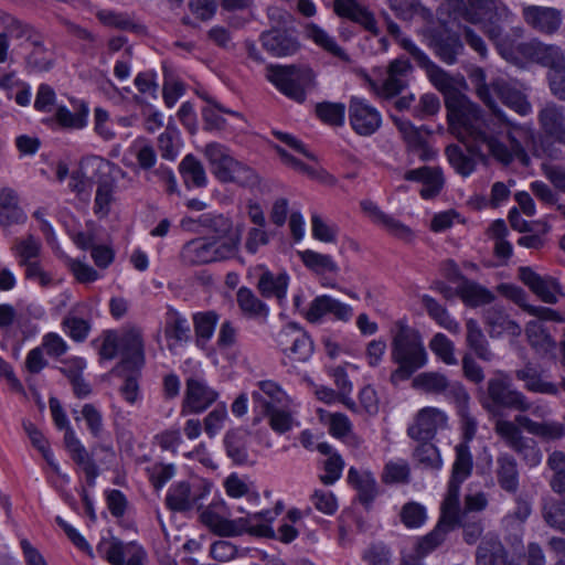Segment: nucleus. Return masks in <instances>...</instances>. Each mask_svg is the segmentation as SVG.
Instances as JSON below:
<instances>
[{"label": "nucleus", "instance_id": "f257e3e1", "mask_svg": "<svg viewBox=\"0 0 565 565\" xmlns=\"http://www.w3.org/2000/svg\"><path fill=\"white\" fill-rule=\"evenodd\" d=\"M401 46L412 55L420 68L425 70L431 84L446 96L449 125L471 156L483 158L486 149L503 164H510L514 159L527 164V153L514 132L509 134L512 142V150H509L489 132V124L482 109L459 94L454 78L444 68L433 62L411 39L403 38Z\"/></svg>", "mask_w": 565, "mask_h": 565}, {"label": "nucleus", "instance_id": "f03ea898", "mask_svg": "<svg viewBox=\"0 0 565 565\" xmlns=\"http://www.w3.org/2000/svg\"><path fill=\"white\" fill-rule=\"evenodd\" d=\"M471 79L476 85V93L478 97L493 111L495 118L509 127L508 131L503 134L502 130H495L494 124L491 120H487L489 124V132L494 136L498 141L503 143L507 149L512 150V142L509 138L510 132H514L516 139L519 140L521 147L523 148V140L527 137L529 131L522 127L512 124L505 116V114L499 109L495 105V102L492 97V93L509 108L514 110L521 116H526L532 111V106L527 100L526 96L516 87H514L511 83L507 82L503 78H498L491 83V85L486 84V74L481 68H477L472 75Z\"/></svg>", "mask_w": 565, "mask_h": 565}, {"label": "nucleus", "instance_id": "7ed1b4c3", "mask_svg": "<svg viewBox=\"0 0 565 565\" xmlns=\"http://www.w3.org/2000/svg\"><path fill=\"white\" fill-rule=\"evenodd\" d=\"M395 328L391 359L398 366L391 373L390 380L393 385L408 380L427 363V352L419 331L402 320L396 322Z\"/></svg>", "mask_w": 565, "mask_h": 565}, {"label": "nucleus", "instance_id": "20e7f679", "mask_svg": "<svg viewBox=\"0 0 565 565\" xmlns=\"http://www.w3.org/2000/svg\"><path fill=\"white\" fill-rule=\"evenodd\" d=\"M211 172L222 183H235L244 188L259 184V175L246 163L236 160L231 150L218 142H210L204 148Z\"/></svg>", "mask_w": 565, "mask_h": 565}, {"label": "nucleus", "instance_id": "39448f33", "mask_svg": "<svg viewBox=\"0 0 565 565\" xmlns=\"http://www.w3.org/2000/svg\"><path fill=\"white\" fill-rule=\"evenodd\" d=\"M266 78L286 97L302 104L307 94L317 88V74L308 65L290 64L266 67Z\"/></svg>", "mask_w": 565, "mask_h": 565}, {"label": "nucleus", "instance_id": "423d86ee", "mask_svg": "<svg viewBox=\"0 0 565 565\" xmlns=\"http://www.w3.org/2000/svg\"><path fill=\"white\" fill-rule=\"evenodd\" d=\"M238 244L239 237H227L224 239L198 237L183 245L180 252V259L188 266L230 259L237 253Z\"/></svg>", "mask_w": 565, "mask_h": 565}, {"label": "nucleus", "instance_id": "0eeeda50", "mask_svg": "<svg viewBox=\"0 0 565 565\" xmlns=\"http://www.w3.org/2000/svg\"><path fill=\"white\" fill-rule=\"evenodd\" d=\"M482 406L492 415H499L502 409L527 412L531 409V402L526 396L512 387L504 379H490L487 384V396Z\"/></svg>", "mask_w": 565, "mask_h": 565}, {"label": "nucleus", "instance_id": "6e6552de", "mask_svg": "<svg viewBox=\"0 0 565 565\" xmlns=\"http://www.w3.org/2000/svg\"><path fill=\"white\" fill-rule=\"evenodd\" d=\"M481 14L482 30L497 47L503 53L509 45V38L504 33V26L512 22L513 13L500 0H493L486 6H475Z\"/></svg>", "mask_w": 565, "mask_h": 565}, {"label": "nucleus", "instance_id": "1a4fd4ad", "mask_svg": "<svg viewBox=\"0 0 565 565\" xmlns=\"http://www.w3.org/2000/svg\"><path fill=\"white\" fill-rule=\"evenodd\" d=\"M211 489L212 483L206 480L174 482L168 489L166 505L173 512H186L193 508L201 509L202 500L210 494Z\"/></svg>", "mask_w": 565, "mask_h": 565}, {"label": "nucleus", "instance_id": "9d476101", "mask_svg": "<svg viewBox=\"0 0 565 565\" xmlns=\"http://www.w3.org/2000/svg\"><path fill=\"white\" fill-rule=\"evenodd\" d=\"M426 45L436 57L447 65H454L463 54L465 45L459 33L444 25L428 28L424 32Z\"/></svg>", "mask_w": 565, "mask_h": 565}, {"label": "nucleus", "instance_id": "9b49d317", "mask_svg": "<svg viewBox=\"0 0 565 565\" xmlns=\"http://www.w3.org/2000/svg\"><path fill=\"white\" fill-rule=\"evenodd\" d=\"M220 394L201 377L191 376L185 381V392L181 404V415H199L209 409Z\"/></svg>", "mask_w": 565, "mask_h": 565}, {"label": "nucleus", "instance_id": "f8f14e48", "mask_svg": "<svg viewBox=\"0 0 565 565\" xmlns=\"http://www.w3.org/2000/svg\"><path fill=\"white\" fill-rule=\"evenodd\" d=\"M252 404L255 417L253 424L257 425L268 413L284 406L288 402L285 391L274 381L265 380L256 384L252 392Z\"/></svg>", "mask_w": 565, "mask_h": 565}, {"label": "nucleus", "instance_id": "ddd939ff", "mask_svg": "<svg viewBox=\"0 0 565 565\" xmlns=\"http://www.w3.org/2000/svg\"><path fill=\"white\" fill-rule=\"evenodd\" d=\"M349 120L358 135L371 136L381 127L382 116L366 99L353 96L349 104Z\"/></svg>", "mask_w": 565, "mask_h": 565}, {"label": "nucleus", "instance_id": "4468645a", "mask_svg": "<svg viewBox=\"0 0 565 565\" xmlns=\"http://www.w3.org/2000/svg\"><path fill=\"white\" fill-rule=\"evenodd\" d=\"M494 431L516 454L523 457L531 466L541 461L540 450L523 437L520 428L510 420L499 419L494 425Z\"/></svg>", "mask_w": 565, "mask_h": 565}, {"label": "nucleus", "instance_id": "2eb2a0df", "mask_svg": "<svg viewBox=\"0 0 565 565\" xmlns=\"http://www.w3.org/2000/svg\"><path fill=\"white\" fill-rule=\"evenodd\" d=\"M522 18L531 29L545 35L557 33L563 23L562 10L553 7L523 6Z\"/></svg>", "mask_w": 565, "mask_h": 565}, {"label": "nucleus", "instance_id": "dca6fc26", "mask_svg": "<svg viewBox=\"0 0 565 565\" xmlns=\"http://www.w3.org/2000/svg\"><path fill=\"white\" fill-rule=\"evenodd\" d=\"M413 70V65L404 56L391 61L387 66L386 77L377 90L379 95L386 99L399 95L408 86Z\"/></svg>", "mask_w": 565, "mask_h": 565}, {"label": "nucleus", "instance_id": "f3484780", "mask_svg": "<svg viewBox=\"0 0 565 565\" xmlns=\"http://www.w3.org/2000/svg\"><path fill=\"white\" fill-rule=\"evenodd\" d=\"M518 52L525 58L550 67V71L565 67V58L562 50L557 45L544 44L539 40H531L520 43L518 45Z\"/></svg>", "mask_w": 565, "mask_h": 565}, {"label": "nucleus", "instance_id": "a211bd4d", "mask_svg": "<svg viewBox=\"0 0 565 565\" xmlns=\"http://www.w3.org/2000/svg\"><path fill=\"white\" fill-rule=\"evenodd\" d=\"M120 362L114 367V373L126 369H142L145 365V348L141 333L131 329L120 337Z\"/></svg>", "mask_w": 565, "mask_h": 565}, {"label": "nucleus", "instance_id": "6ab92c4d", "mask_svg": "<svg viewBox=\"0 0 565 565\" xmlns=\"http://www.w3.org/2000/svg\"><path fill=\"white\" fill-rule=\"evenodd\" d=\"M482 320L492 339L501 338L503 334L519 337L522 332L520 324L512 320L505 308L499 303L483 309Z\"/></svg>", "mask_w": 565, "mask_h": 565}, {"label": "nucleus", "instance_id": "aec40b11", "mask_svg": "<svg viewBox=\"0 0 565 565\" xmlns=\"http://www.w3.org/2000/svg\"><path fill=\"white\" fill-rule=\"evenodd\" d=\"M259 40L263 47L276 57L294 55L300 47L298 39L292 32L276 26L262 32Z\"/></svg>", "mask_w": 565, "mask_h": 565}, {"label": "nucleus", "instance_id": "412c9836", "mask_svg": "<svg viewBox=\"0 0 565 565\" xmlns=\"http://www.w3.org/2000/svg\"><path fill=\"white\" fill-rule=\"evenodd\" d=\"M519 277L542 301L556 303L561 294L559 282L551 276H541L530 267H521Z\"/></svg>", "mask_w": 565, "mask_h": 565}, {"label": "nucleus", "instance_id": "4be33fe9", "mask_svg": "<svg viewBox=\"0 0 565 565\" xmlns=\"http://www.w3.org/2000/svg\"><path fill=\"white\" fill-rule=\"evenodd\" d=\"M446 419V415L437 408H423L417 414L415 423L408 427L407 435L416 441H430Z\"/></svg>", "mask_w": 565, "mask_h": 565}, {"label": "nucleus", "instance_id": "5701e85b", "mask_svg": "<svg viewBox=\"0 0 565 565\" xmlns=\"http://www.w3.org/2000/svg\"><path fill=\"white\" fill-rule=\"evenodd\" d=\"M333 11L338 17L349 19L360 24L373 35L376 36L380 34L374 14L356 0H333Z\"/></svg>", "mask_w": 565, "mask_h": 565}, {"label": "nucleus", "instance_id": "b1692460", "mask_svg": "<svg viewBox=\"0 0 565 565\" xmlns=\"http://www.w3.org/2000/svg\"><path fill=\"white\" fill-rule=\"evenodd\" d=\"M404 179L423 184L419 194L424 200L436 198L441 192L445 183L441 169L428 166L408 170Z\"/></svg>", "mask_w": 565, "mask_h": 565}, {"label": "nucleus", "instance_id": "393cba45", "mask_svg": "<svg viewBox=\"0 0 565 565\" xmlns=\"http://www.w3.org/2000/svg\"><path fill=\"white\" fill-rule=\"evenodd\" d=\"M164 337L169 341L170 351L177 345L189 343L192 340V330L188 319L172 307L168 308L164 316Z\"/></svg>", "mask_w": 565, "mask_h": 565}, {"label": "nucleus", "instance_id": "a878e982", "mask_svg": "<svg viewBox=\"0 0 565 565\" xmlns=\"http://www.w3.org/2000/svg\"><path fill=\"white\" fill-rule=\"evenodd\" d=\"M328 313L333 315L338 320L348 321L352 317V308L330 296L322 295L311 301L306 311V318L309 322H318Z\"/></svg>", "mask_w": 565, "mask_h": 565}, {"label": "nucleus", "instance_id": "bb28decb", "mask_svg": "<svg viewBox=\"0 0 565 565\" xmlns=\"http://www.w3.org/2000/svg\"><path fill=\"white\" fill-rule=\"evenodd\" d=\"M26 214L19 205L17 191L9 186L0 189V226L9 227L15 224H23Z\"/></svg>", "mask_w": 565, "mask_h": 565}, {"label": "nucleus", "instance_id": "cd10ccee", "mask_svg": "<svg viewBox=\"0 0 565 565\" xmlns=\"http://www.w3.org/2000/svg\"><path fill=\"white\" fill-rule=\"evenodd\" d=\"M539 120L545 134L565 145V116L563 107L550 103L539 113Z\"/></svg>", "mask_w": 565, "mask_h": 565}, {"label": "nucleus", "instance_id": "c85d7f7f", "mask_svg": "<svg viewBox=\"0 0 565 565\" xmlns=\"http://www.w3.org/2000/svg\"><path fill=\"white\" fill-rule=\"evenodd\" d=\"M361 209L373 223L383 226L391 234L399 238H407L411 236L412 232L409 227L393 216L384 213L373 201H362Z\"/></svg>", "mask_w": 565, "mask_h": 565}, {"label": "nucleus", "instance_id": "c756f323", "mask_svg": "<svg viewBox=\"0 0 565 565\" xmlns=\"http://www.w3.org/2000/svg\"><path fill=\"white\" fill-rule=\"evenodd\" d=\"M495 477L498 484L508 493L515 494L520 487V476L516 460L504 452L497 457Z\"/></svg>", "mask_w": 565, "mask_h": 565}, {"label": "nucleus", "instance_id": "7c9ffc66", "mask_svg": "<svg viewBox=\"0 0 565 565\" xmlns=\"http://www.w3.org/2000/svg\"><path fill=\"white\" fill-rule=\"evenodd\" d=\"M348 482L358 491V500L369 510L377 495V483L370 472L360 473L354 467L348 471Z\"/></svg>", "mask_w": 565, "mask_h": 565}, {"label": "nucleus", "instance_id": "2f4dec72", "mask_svg": "<svg viewBox=\"0 0 565 565\" xmlns=\"http://www.w3.org/2000/svg\"><path fill=\"white\" fill-rule=\"evenodd\" d=\"M0 22L9 39L19 41L20 45L29 42L31 45L42 38L31 24L25 23L9 13L0 11Z\"/></svg>", "mask_w": 565, "mask_h": 565}, {"label": "nucleus", "instance_id": "473e14b6", "mask_svg": "<svg viewBox=\"0 0 565 565\" xmlns=\"http://www.w3.org/2000/svg\"><path fill=\"white\" fill-rule=\"evenodd\" d=\"M288 285L289 276L286 273L275 275L269 270H265L258 279L257 289L265 298L275 297L281 306L286 300Z\"/></svg>", "mask_w": 565, "mask_h": 565}, {"label": "nucleus", "instance_id": "72a5a7b5", "mask_svg": "<svg viewBox=\"0 0 565 565\" xmlns=\"http://www.w3.org/2000/svg\"><path fill=\"white\" fill-rule=\"evenodd\" d=\"M247 440L248 433L243 428H232L225 433L223 444L226 455L235 465L248 462Z\"/></svg>", "mask_w": 565, "mask_h": 565}, {"label": "nucleus", "instance_id": "f704fd0d", "mask_svg": "<svg viewBox=\"0 0 565 565\" xmlns=\"http://www.w3.org/2000/svg\"><path fill=\"white\" fill-rule=\"evenodd\" d=\"M224 530V536H235L242 533H249L258 537H276L275 531L268 524H254L252 514H248L245 518L227 520Z\"/></svg>", "mask_w": 565, "mask_h": 565}, {"label": "nucleus", "instance_id": "c9c22d12", "mask_svg": "<svg viewBox=\"0 0 565 565\" xmlns=\"http://www.w3.org/2000/svg\"><path fill=\"white\" fill-rule=\"evenodd\" d=\"M515 423L527 433L546 440L561 439L565 435V426L556 422H534L525 415H516Z\"/></svg>", "mask_w": 565, "mask_h": 565}, {"label": "nucleus", "instance_id": "e433bc0d", "mask_svg": "<svg viewBox=\"0 0 565 565\" xmlns=\"http://www.w3.org/2000/svg\"><path fill=\"white\" fill-rule=\"evenodd\" d=\"M507 552L498 537H482L476 553L477 565H505Z\"/></svg>", "mask_w": 565, "mask_h": 565}, {"label": "nucleus", "instance_id": "4c0bfd02", "mask_svg": "<svg viewBox=\"0 0 565 565\" xmlns=\"http://www.w3.org/2000/svg\"><path fill=\"white\" fill-rule=\"evenodd\" d=\"M466 343L467 347L475 352V354L483 361L490 362L493 360L494 354L490 349L489 342L475 319L466 321Z\"/></svg>", "mask_w": 565, "mask_h": 565}, {"label": "nucleus", "instance_id": "58836bf2", "mask_svg": "<svg viewBox=\"0 0 565 565\" xmlns=\"http://www.w3.org/2000/svg\"><path fill=\"white\" fill-rule=\"evenodd\" d=\"M459 297L465 305L472 308L489 305L495 298L492 291L465 277H462L459 284Z\"/></svg>", "mask_w": 565, "mask_h": 565}, {"label": "nucleus", "instance_id": "ea45409f", "mask_svg": "<svg viewBox=\"0 0 565 565\" xmlns=\"http://www.w3.org/2000/svg\"><path fill=\"white\" fill-rule=\"evenodd\" d=\"M179 172L188 188H204L207 184L205 169L202 162L192 153L182 159L179 164Z\"/></svg>", "mask_w": 565, "mask_h": 565}, {"label": "nucleus", "instance_id": "a19ab883", "mask_svg": "<svg viewBox=\"0 0 565 565\" xmlns=\"http://www.w3.org/2000/svg\"><path fill=\"white\" fill-rule=\"evenodd\" d=\"M455 527V524L439 519L434 530L418 540L416 544L418 556L424 557L440 546Z\"/></svg>", "mask_w": 565, "mask_h": 565}, {"label": "nucleus", "instance_id": "79ce46f5", "mask_svg": "<svg viewBox=\"0 0 565 565\" xmlns=\"http://www.w3.org/2000/svg\"><path fill=\"white\" fill-rule=\"evenodd\" d=\"M308 38L327 53L339 58L342 62H350L349 54L335 41V39L326 32L319 25L311 23L307 26Z\"/></svg>", "mask_w": 565, "mask_h": 565}, {"label": "nucleus", "instance_id": "37998d69", "mask_svg": "<svg viewBox=\"0 0 565 565\" xmlns=\"http://www.w3.org/2000/svg\"><path fill=\"white\" fill-rule=\"evenodd\" d=\"M220 316L215 311L196 312L193 315L195 343L203 348L213 337Z\"/></svg>", "mask_w": 565, "mask_h": 565}, {"label": "nucleus", "instance_id": "c03bdc74", "mask_svg": "<svg viewBox=\"0 0 565 565\" xmlns=\"http://www.w3.org/2000/svg\"><path fill=\"white\" fill-rule=\"evenodd\" d=\"M88 107L85 103L78 104L75 111L66 106H58L51 120H55L65 129H82L87 125Z\"/></svg>", "mask_w": 565, "mask_h": 565}, {"label": "nucleus", "instance_id": "a18cd8bd", "mask_svg": "<svg viewBox=\"0 0 565 565\" xmlns=\"http://www.w3.org/2000/svg\"><path fill=\"white\" fill-rule=\"evenodd\" d=\"M12 252L18 258V264L24 267L29 264L39 262L42 252V244L34 235L29 234L26 237L17 239L12 246Z\"/></svg>", "mask_w": 565, "mask_h": 565}, {"label": "nucleus", "instance_id": "49530a36", "mask_svg": "<svg viewBox=\"0 0 565 565\" xmlns=\"http://www.w3.org/2000/svg\"><path fill=\"white\" fill-rule=\"evenodd\" d=\"M422 303L426 309L428 316L434 319L441 328L451 333H459V323L449 315L447 309L441 306L436 299L428 295L422 296Z\"/></svg>", "mask_w": 565, "mask_h": 565}, {"label": "nucleus", "instance_id": "de8ad7c7", "mask_svg": "<svg viewBox=\"0 0 565 565\" xmlns=\"http://www.w3.org/2000/svg\"><path fill=\"white\" fill-rule=\"evenodd\" d=\"M236 300L242 312L249 318H267L269 313L268 306L247 287H241L237 290Z\"/></svg>", "mask_w": 565, "mask_h": 565}, {"label": "nucleus", "instance_id": "09e8293b", "mask_svg": "<svg viewBox=\"0 0 565 565\" xmlns=\"http://www.w3.org/2000/svg\"><path fill=\"white\" fill-rule=\"evenodd\" d=\"M461 482L449 480L447 487V493L441 503V515L440 519L456 525L458 516L461 515L459 508V495H460Z\"/></svg>", "mask_w": 565, "mask_h": 565}, {"label": "nucleus", "instance_id": "8fccbe9b", "mask_svg": "<svg viewBox=\"0 0 565 565\" xmlns=\"http://www.w3.org/2000/svg\"><path fill=\"white\" fill-rule=\"evenodd\" d=\"M395 126L402 134L404 140L407 142L408 147L413 149H423L426 146V138L423 136L422 131L425 130L427 134L429 132L428 128L425 126L416 127L411 120L406 118H401L396 116H391Z\"/></svg>", "mask_w": 565, "mask_h": 565}, {"label": "nucleus", "instance_id": "3c124183", "mask_svg": "<svg viewBox=\"0 0 565 565\" xmlns=\"http://www.w3.org/2000/svg\"><path fill=\"white\" fill-rule=\"evenodd\" d=\"M413 457L417 465L426 470H439L443 466L439 450L430 441H418Z\"/></svg>", "mask_w": 565, "mask_h": 565}, {"label": "nucleus", "instance_id": "603ef678", "mask_svg": "<svg viewBox=\"0 0 565 565\" xmlns=\"http://www.w3.org/2000/svg\"><path fill=\"white\" fill-rule=\"evenodd\" d=\"M299 256L307 268L317 273H338L339 266L330 255L320 254L311 249H306L299 253Z\"/></svg>", "mask_w": 565, "mask_h": 565}, {"label": "nucleus", "instance_id": "864d4df0", "mask_svg": "<svg viewBox=\"0 0 565 565\" xmlns=\"http://www.w3.org/2000/svg\"><path fill=\"white\" fill-rule=\"evenodd\" d=\"M33 50L25 57V68L29 73L47 72L53 67V60L47 56L43 36L32 44Z\"/></svg>", "mask_w": 565, "mask_h": 565}, {"label": "nucleus", "instance_id": "5fc2aeb1", "mask_svg": "<svg viewBox=\"0 0 565 565\" xmlns=\"http://www.w3.org/2000/svg\"><path fill=\"white\" fill-rule=\"evenodd\" d=\"M141 369H126L120 373H115L117 376L122 379V385L119 388V393L122 398L129 403L135 404L141 397L139 379L141 376Z\"/></svg>", "mask_w": 565, "mask_h": 565}, {"label": "nucleus", "instance_id": "6e6d98bb", "mask_svg": "<svg viewBox=\"0 0 565 565\" xmlns=\"http://www.w3.org/2000/svg\"><path fill=\"white\" fill-rule=\"evenodd\" d=\"M114 189L115 179L113 177L105 175L98 180L94 205L97 215L106 216L109 213Z\"/></svg>", "mask_w": 565, "mask_h": 565}, {"label": "nucleus", "instance_id": "4d7b16f0", "mask_svg": "<svg viewBox=\"0 0 565 565\" xmlns=\"http://www.w3.org/2000/svg\"><path fill=\"white\" fill-rule=\"evenodd\" d=\"M196 222L204 228L213 232L218 238L224 239L232 230V222L228 217L223 214L204 213L201 214ZM230 237H238L237 235H231Z\"/></svg>", "mask_w": 565, "mask_h": 565}, {"label": "nucleus", "instance_id": "13d9d810", "mask_svg": "<svg viewBox=\"0 0 565 565\" xmlns=\"http://www.w3.org/2000/svg\"><path fill=\"white\" fill-rule=\"evenodd\" d=\"M472 456L470 449L465 444L456 446V459L452 465V473L450 480L463 482L472 471Z\"/></svg>", "mask_w": 565, "mask_h": 565}, {"label": "nucleus", "instance_id": "bf43d9fd", "mask_svg": "<svg viewBox=\"0 0 565 565\" xmlns=\"http://www.w3.org/2000/svg\"><path fill=\"white\" fill-rule=\"evenodd\" d=\"M443 6L454 21L463 20L472 24L481 22V14L469 2L467 4L463 0H444Z\"/></svg>", "mask_w": 565, "mask_h": 565}, {"label": "nucleus", "instance_id": "052dcab7", "mask_svg": "<svg viewBox=\"0 0 565 565\" xmlns=\"http://www.w3.org/2000/svg\"><path fill=\"white\" fill-rule=\"evenodd\" d=\"M546 524L556 531L565 533V501L551 499L542 508Z\"/></svg>", "mask_w": 565, "mask_h": 565}, {"label": "nucleus", "instance_id": "680f3d73", "mask_svg": "<svg viewBox=\"0 0 565 565\" xmlns=\"http://www.w3.org/2000/svg\"><path fill=\"white\" fill-rule=\"evenodd\" d=\"M98 20L107 26L138 33L142 26L135 23L129 14L113 10H102L97 13Z\"/></svg>", "mask_w": 565, "mask_h": 565}, {"label": "nucleus", "instance_id": "e2e57ef3", "mask_svg": "<svg viewBox=\"0 0 565 565\" xmlns=\"http://www.w3.org/2000/svg\"><path fill=\"white\" fill-rule=\"evenodd\" d=\"M446 156L450 166L462 177L470 175L476 169V161L466 154L458 145H450L446 148Z\"/></svg>", "mask_w": 565, "mask_h": 565}, {"label": "nucleus", "instance_id": "0e129e2a", "mask_svg": "<svg viewBox=\"0 0 565 565\" xmlns=\"http://www.w3.org/2000/svg\"><path fill=\"white\" fill-rule=\"evenodd\" d=\"M316 115L324 124L342 126L345 118V105L342 103L322 102L316 105Z\"/></svg>", "mask_w": 565, "mask_h": 565}, {"label": "nucleus", "instance_id": "69168bd1", "mask_svg": "<svg viewBox=\"0 0 565 565\" xmlns=\"http://www.w3.org/2000/svg\"><path fill=\"white\" fill-rule=\"evenodd\" d=\"M180 132L174 125L169 124L158 137V149L163 159L173 161L178 157Z\"/></svg>", "mask_w": 565, "mask_h": 565}, {"label": "nucleus", "instance_id": "338daca9", "mask_svg": "<svg viewBox=\"0 0 565 565\" xmlns=\"http://www.w3.org/2000/svg\"><path fill=\"white\" fill-rule=\"evenodd\" d=\"M448 382V379L441 373L424 372L414 379L413 386L426 393L443 394Z\"/></svg>", "mask_w": 565, "mask_h": 565}, {"label": "nucleus", "instance_id": "774afa93", "mask_svg": "<svg viewBox=\"0 0 565 565\" xmlns=\"http://www.w3.org/2000/svg\"><path fill=\"white\" fill-rule=\"evenodd\" d=\"M429 348L445 364H458V360L455 356L454 342L444 333H436L429 342Z\"/></svg>", "mask_w": 565, "mask_h": 565}]
</instances>
